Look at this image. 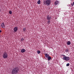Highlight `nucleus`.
Listing matches in <instances>:
<instances>
[{
	"mask_svg": "<svg viewBox=\"0 0 74 74\" xmlns=\"http://www.w3.org/2000/svg\"><path fill=\"white\" fill-rule=\"evenodd\" d=\"M45 57L47 58H48L49 56V55L47 53H45Z\"/></svg>",
	"mask_w": 74,
	"mask_h": 74,
	"instance_id": "1a4fd4ad",
	"label": "nucleus"
},
{
	"mask_svg": "<svg viewBox=\"0 0 74 74\" xmlns=\"http://www.w3.org/2000/svg\"><path fill=\"white\" fill-rule=\"evenodd\" d=\"M67 45H70V44H71V42H70V41H68L67 42Z\"/></svg>",
	"mask_w": 74,
	"mask_h": 74,
	"instance_id": "9b49d317",
	"label": "nucleus"
},
{
	"mask_svg": "<svg viewBox=\"0 0 74 74\" xmlns=\"http://www.w3.org/2000/svg\"><path fill=\"white\" fill-rule=\"evenodd\" d=\"M25 51H26V50L24 49H22L21 51V52L22 53H23L25 52Z\"/></svg>",
	"mask_w": 74,
	"mask_h": 74,
	"instance_id": "6e6552de",
	"label": "nucleus"
},
{
	"mask_svg": "<svg viewBox=\"0 0 74 74\" xmlns=\"http://www.w3.org/2000/svg\"><path fill=\"white\" fill-rule=\"evenodd\" d=\"M25 30H26V29L24 28L23 29V32H25Z\"/></svg>",
	"mask_w": 74,
	"mask_h": 74,
	"instance_id": "aec40b11",
	"label": "nucleus"
},
{
	"mask_svg": "<svg viewBox=\"0 0 74 74\" xmlns=\"http://www.w3.org/2000/svg\"><path fill=\"white\" fill-rule=\"evenodd\" d=\"M69 65L70 64H69V63H68L66 64V66H69Z\"/></svg>",
	"mask_w": 74,
	"mask_h": 74,
	"instance_id": "6ab92c4d",
	"label": "nucleus"
},
{
	"mask_svg": "<svg viewBox=\"0 0 74 74\" xmlns=\"http://www.w3.org/2000/svg\"><path fill=\"white\" fill-rule=\"evenodd\" d=\"M73 5H74V2H73Z\"/></svg>",
	"mask_w": 74,
	"mask_h": 74,
	"instance_id": "5701e85b",
	"label": "nucleus"
},
{
	"mask_svg": "<svg viewBox=\"0 0 74 74\" xmlns=\"http://www.w3.org/2000/svg\"><path fill=\"white\" fill-rule=\"evenodd\" d=\"M3 57L4 59H7L8 58V54L6 52L4 53Z\"/></svg>",
	"mask_w": 74,
	"mask_h": 74,
	"instance_id": "7ed1b4c3",
	"label": "nucleus"
},
{
	"mask_svg": "<svg viewBox=\"0 0 74 74\" xmlns=\"http://www.w3.org/2000/svg\"><path fill=\"white\" fill-rule=\"evenodd\" d=\"M62 56H64V57H66V56L64 55H62Z\"/></svg>",
	"mask_w": 74,
	"mask_h": 74,
	"instance_id": "412c9836",
	"label": "nucleus"
},
{
	"mask_svg": "<svg viewBox=\"0 0 74 74\" xmlns=\"http://www.w3.org/2000/svg\"><path fill=\"white\" fill-rule=\"evenodd\" d=\"M69 51V50L68 49H66L65 50V52H66L67 53V52H68Z\"/></svg>",
	"mask_w": 74,
	"mask_h": 74,
	"instance_id": "2eb2a0df",
	"label": "nucleus"
},
{
	"mask_svg": "<svg viewBox=\"0 0 74 74\" xmlns=\"http://www.w3.org/2000/svg\"><path fill=\"white\" fill-rule=\"evenodd\" d=\"M19 68L16 67L14 68L12 70V74H16L18 73L19 71Z\"/></svg>",
	"mask_w": 74,
	"mask_h": 74,
	"instance_id": "f257e3e1",
	"label": "nucleus"
},
{
	"mask_svg": "<svg viewBox=\"0 0 74 74\" xmlns=\"http://www.w3.org/2000/svg\"><path fill=\"white\" fill-rule=\"evenodd\" d=\"M1 26L4 29L5 28V25H4V23H2L1 24Z\"/></svg>",
	"mask_w": 74,
	"mask_h": 74,
	"instance_id": "0eeeda50",
	"label": "nucleus"
},
{
	"mask_svg": "<svg viewBox=\"0 0 74 74\" xmlns=\"http://www.w3.org/2000/svg\"><path fill=\"white\" fill-rule=\"evenodd\" d=\"M1 11V9H0V12Z\"/></svg>",
	"mask_w": 74,
	"mask_h": 74,
	"instance_id": "393cba45",
	"label": "nucleus"
},
{
	"mask_svg": "<svg viewBox=\"0 0 74 74\" xmlns=\"http://www.w3.org/2000/svg\"><path fill=\"white\" fill-rule=\"evenodd\" d=\"M63 59L64 60L68 61V60H70V57L66 56V57H63Z\"/></svg>",
	"mask_w": 74,
	"mask_h": 74,
	"instance_id": "20e7f679",
	"label": "nucleus"
},
{
	"mask_svg": "<svg viewBox=\"0 0 74 74\" xmlns=\"http://www.w3.org/2000/svg\"><path fill=\"white\" fill-rule=\"evenodd\" d=\"M58 4L59 2L58 1H56L55 2V5H57V4Z\"/></svg>",
	"mask_w": 74,
	"mask_h": 74,
	"instance_id": "9d476101",
	"label": "nucleus"
},
{
	"mask_svg": "<svg viewBox=\"0 0 74 74\" xmlns=\"http://www.w3.org/2000/svg\"><path fill=\"white\" fill-rule=\"evenodd\" d=\"M1 53V52H0V53Z\"/></svg>",
	"mask_w": 74,
	"mask_h": 74,
	"instance_id": "a878e982",
	"label": "nucleus"
},
{
	"mask_svg": "<svg viewBox=\"0 0 74 74\" xmlns=\"http://www.w3.org/2000/svg\"><path fill=\"white\" fill-rule=\"evenodd\" d=\"M37 53H38V54H40V53H41V51H40L38 50L37 51Z\"/></svg>",
	"mask_w": 74,
	"mask_h": 74,
	"instance_id": "dca6fc26",
	"label": "nucleus"
},
{
	"mask_svg": "<svg viewBox=\"0 0 74 74\" xmlns=\"http://www.w3.org/2000/svg\"><path fill=\"white\" fill-rule=\"evenodd\" d=\"M1 30H0V33H1Z\"/></svg>",
	"mask_w": 74,
	"mask_h": 74,
	"instance_id": "b1692460",
	"label": "nucleus"
},
{
	"mask_svg": "<svg viewBox=\"0 0 74 74\" xmlns=\"http://www.w3.org/2000/svg\"><path fill=\"white\" fill-rule=\"evenodd\" d=\"M48 21H47V23L48 25L50 24L51 20H47Z\"/></svg>",
	"mask_w": 74,
	"mask_h": 74,
	"instance_id": "ddd939ff",
	"label": "nucleus"
},
{
	"mask_svg": "<svg viewBox=\"0 0 74 74\" xmlns=\"http://www.w3.org/2000/svg\"><path fill=\"white\" fill-rule=\"evenodd\" d=\"M37 3L38 4H40V3H41V1H40V0H39V1H38L37 2Z\"/></svg>",
	"mask_w": 74,
	"mask_h": 74,
	"instance_id": "4468645a",
	"label": "nucleus"
},
{
	"mask_svg": "<svg viewBox=\"0 0 74 74\" xmlns=\"http://www.w3.org/2000/svg\"><path fill=\"white\" fill-rule=\"evenodd\" d=\"M51 57L49 56L47 58V60H51Z\"/></svg>",
	"mask_w": 74,
	"mask_h": 74,
	"instance_id": "f8f14e48",
	"label": "nucleus"
},
{
	"mask_svg": "<svg viewBox=\"0 0 74 74\" xmlns=\"http://www.w3.org/2000/svg\"><path fill=\"white\" fill-rule=\"evenodd\" d=\"M12 11H11L10 10L9 11V14H12Z\"/></svg>",
	"mask_w": 74,
	"mask_h": 74,
	"instance_id": "f3484780",
	"label": "nucleus"
},
{
	"mask_svg": "<svg viewBox=\"0 0 74 74\" xmlns=\"http://www.w3.org/2000/svg\"><path fill=\"white\" fill-rule=\"evenodd\" d=\"M23 40H24V38H22L21 40V42H22V41H23Z\"/></svg>",
	"mask_w": 74,
	"mask_h": 74,
	"instance_id": "a211bd4d",
	"label": "nucleus"
},
{
	"mask_svg": "<svg viewBox=\"0 0 74 74\" xmlns=\"http://www.w3.org/2000/svg\"><path fill=\"white\" fill-rule=\"evenodd\" d=\"M52 17L50 15H48L47 17V20H51Z\"/></svg>",
	"mask_w": 74,
	"mask_h": 74,
	"instance_id": "39448f33",
	"label": "nucleus"
},
{
	"mask_svg": "<svg viewBox=\"0 0 74 74\" xmlns=\"http://www.w3.org/2000/svg\"><path fill=\"white\" fill-rule=\"evenodd\" d=\"M71 5H72V6H73V3H71Z\"/></svg>",
	"mask_w": 74,
	"mask_h": 74,
	"instance_id": "4be33fe9",
	"label": "nucleus"
},
{
	"mask_svg": "<svg viewBox=\"0 0 74 74\" xmlns=\"http://www.w3.org/2000/svg\"><path fill=\"white\" fill-rule=\"evenodd\" d=\"M51 1L50 0H47L45 1V4L47 5H49L51 4Z\"/></svg>",
	"mask_w": 74,
	"mask_h": 74,
	"instance_id": "f03ea898",
	"label": "nucleus"
},
{
	"mask_svg": "<svg viewBox=\"0 0 74 74\" xmlns=\"http://www.w3.org/2000/svg\"><path fill=\"white\" fill-rule=\"evenodd\" d=\"M14 32L15 33L18 31V27H16L14 28Z\"/></svg>",
	"mask_w": 74,
	"mask_h": 74,
	"instance_id": "423d86ee",
	"label": "nucleus"
}]
</instances>
